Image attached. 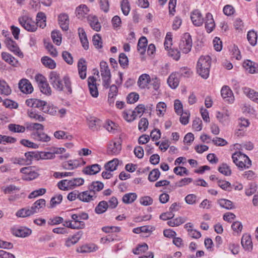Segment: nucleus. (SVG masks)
Masks as SVG:
<instances>
[{
  "instance_id": "1",
  "label": "nucleus",
  "mask_w": 258,
  "mask_h": 258,
  "mask_svg": "<svg viewBox=\"0 0 258 258\" xmlns=\"http://www.w3.org/2000/svg\"><path fill=\"white\" fill-rule=\"evenodd\" d=\"M50 84L58 91H62L64 89L69 93H72L71 83L68 76H65L61 80L60 75L55 71H52L49 75Z\"/></svg>"
},
{
  "instance_id": "2",
  "label": "nucleus",
  "mask_w": 258,
  "mask_h": 258,
  "mask_svg": "<svg viewBox=\"0 0 258 258\" xmlns=\"http://www.w3.org/2000/svg\"><path fill=\"white\" fill-rule=\"evenodd\" d=\"M211 59L208 55L201 56L197 64V72L203 78L207 79L209 75Z\"/></svg>"
},
{
  "instance_id": "3",
  "label": "nucleus",
  "mask_w": 258,
  "mask_h": 258,
  "mask_svg": "<svg viewBox=\"0 0 258 258\" xmlns=\"http://www.w3.org/2000/svg\"><path fill=\"white\" fill-rule=\"evenodd\" d=\"M232 158L233 162L241 169L248 168L251 165V161L247 156L240 152L234 153Z\"/></svg>"
},
{
  "instance_id": "4",
  "label": "nucleus",
  "mask_w": 258,
  "mask_h": 258,
  "mask_svg": "<svg viewBox=\"0 0 258 258\" xmlns=\"http://www.w3.org/2000/svg\"><path fill=\"white\" fill-rule=\"evenodd\" d=\"M18 21L21 26L29 32H35L37 29L36 22L28 15H24L20 17Z\"/></svg>"
},
{
  "instance_id": "5",
  "label": "nucleus",
  "mask_w": 258,
  "mask_h": 258,
  "mask_svg": "<svg viewBox=\"0 0 258 258\" xmlns=\"http://www.w3.org/2000/svg\"><path fill=\"white\" fill-rule=\"evenodd\" d=\"M100 70L103 86L105 88H108L111 83V73L107 63L104 61H101L100 63Z\"/></svg>"
},
{
  "instance_id": "6",
  "label": "nucleus",
  "mask_w": 258,
  "mask_h": 258,
  "mask_svg": "<svg viewBox=\"0 0 258 258\" xmlns=\"http://www.w3.org/2000/svg\"><path fill=\"white\" fill-rule=\"evenodd\" d=\"M192 41L191 36L188 33H185L181 36L179 42V49L184 53H188L191 49Z\"/></svg>"
},
{
  "instance_id": "7",
  "label": "nucleus",
  "mask_w": 258,
  "mask_h": 258,
  "mask_svg": "<svg viewBox=\"0 0 258 258\" xmlns=\"http://www.w3.org/2000/svg\"><path fill=\"white\" fill-rule=\"evenodd\" d=\"M46 154L42 152L30 151L26 152L24 154V157L27 165H30L32 164L33 160H39L40 159L46 158Z\"/></svg>"
},
{
  "instance_id": "8",
  "label": "nucleus",
  "mask_w": 258,
  "mask_h": 258,
  "mask_svg": "<svg viewBox=\"0 0 258 258\" xmlns=\"http://www.w3.org/2000/svg\"><path fill=\"white\" fill-rule=\"evenodd\" d=\"M121 150L120 139L111 141L108 146L107 153L109 155H117Z\"/></svg>"
},
{
  "instance_id": "9",
  "label": "nucleus",
  "mask_w": 258,
  "mask_h": 258,
  "mask_svg": "<svg viewBox=\"0 0 258 258\" xmlns=\"http://www.w3.org/2000/svg\"><path fill=\"white\" fill-rule=\"evenodd\" d=\"M5 43L8 48L15 54L20 57H23V54L21 51L16 42L11 38H7L6 39Z\"/></svg>"
},
{
  "instance_id": "10",
  "label": "nucleus",
  "mask_w": 258,
  "mask_h": 258,
  "mask_svg": "<svg viewBox=\"0 0 258 258\" xmlns=\"http://www.w3.org/2000/svg\"><path fill=\"white\" fill-rule=\"evenodd\" d=\"M20 172L23 174L22 178L25 180H32L38 176V173L32 170L30 167H23Z\"/></svg>"
},
{
  "instance_id": "11",
  "label": "nucleus",
  "mask_w": 258,
  "mask_h": 258,
  "mask_svg": "<svg viewBox=\"0 0 258 258\" xmlns=\"http://www.w3.org/2000/svg\"><path fill=\"white\" fill-rule=\"evenodd\" d=\"M222 98L228 103H232L234 101V97L232 90L227 86H223L221 90Z\"/></svg>"
},
{
  "instance_id": "12",
  "label": "nucleus",
  "mask_w": 258,
  "mask_h": 258,
  "mask_svg": "<svg viewBox=\"0 0 258 258\" xmlns=\"http://www.w3.org/2000/svg\"><path fill=\"white\" fill-rule=\"evenodd\" d=\"M11 231L14 235L20 237H27L32 233V230L30 229L25 227L13 228Z\"/></svg>"
},
{
  "instance_id": "13",
  "label": "nucleus",
  "mask_w": 258,
  "mask_h": 258,
  "mask_svg": "<svg viewBox=\"0 0 258 258\" xmlns=\"http://www.w3.org/2000/svg\"><path fill=\"white\" fill-rule=\"evenodd\" d=\"M88 85L91 95L94 98L98 96L99 92L96 84V79L93 76H90L88 78Z\"/></svg>"
},
{
  "instance_id": "14",
  "label": "nucleus",
  "mask_w": 258,
  "mask_h": 258,
  "mask_svg": "<svg viewBox=\"0 0 258 258\" xmlns=\"http://www.w3.org/2000/svg\"><path fill=\"white\" fill-rule=\"evenodd\" d=\"M19 88L24 93L30 94L33 91V87L30 81L26 79L21 80L19 83Z\"/></svg>"
},
{
  "instance_id": "15",
  "label": "nucleus",
  "mask_w": 258,
  "mask_h": 258,
  "mask_svg": "<svg viewBox=\"0 0 258 258\" xmlns=\"http://www.w3.org/2000/svg\"><path fill=\"white\" fill-rule=\"evenodd\" d=\"M190 19L193 24L196 26H201L204 23V18L199 10H195L191 13Z\"/></svg>"
},
{
  "instance_id": "16",
  "label": "nucleus",
  "mask_w": 258,
  "mask_h": 258,
  "mask_svg": "<svg viewBox=\"0 0 258 258\" xmlns=\"http://www.w3.org/2000/svg\"><path fill=\"white\" fill-rule=\"evenodd\" d=\"M46 101L36 98H30L26 100L25 103L28 107L37 108L42 111V107L45 105Z\"/></svg>"
},
{
  "instance_id": "17",
  "label": "nucleus",
  "mask_w": 258,
  "mask_h": 258,
  "mask_svg": "<svg viewBox=\"0 0 258 258\" xmlns=\"http://www.w3.org/2000/svg\"><path fill=\"white\" fill-rule=\"evenodd\" d=\"M80 179L79 178L78 180L77 179H75L73 181L67 179L62 180L58 182L57 186L61 190H67L69 189L70 186L80 185V184L79 183H77L76 182V181L79 182Z\"/></svg>"
},
{
  "instance_id": "18",
  "label": "nucleus",
  "mask_w": 258,
  "mask_h": 258,
  "mask_svg": "<svg viewBox=\"0 0 258 258\" xmlns=\"http://www.w3.org/2000/svg\"><path fill=\"white\" fill-rule=\"evenodd\" d=\"M31 137L34 140L41 142H48L50 140V137L42 131L33 132Z\"/></svg>"
},
{
  "instance_id": "19",
  "label": "nucleus",
  "mask_w": 258,
  "mask_h": 258,
  "mask_svg": "<svg viewBox=\"0 0 258 258\" xmlns=\"http://www.w3.org/2000/svg\"><path fill=\"white\" fill-rule=\"evenodd\" d=\"M58 24L63 31H67L69 29V19L67 14H60L58 17Z\"/></svg>"
},
{
  "instance_id": "20",
  "label": "nucleus",
  "mask_w": 258,
  "mask_h": 258,
  "mask_svg": "<svg viewBox=\"0 0 258 258\" xmlns=\"http://www.w3.org/2000/svg\"><path fill=\"white\" fill-rule=\"evenodd\" d=\"M243 68L250 74H254L258 72V64L247 59L243 63Z\"/></svg>"
},
{
  "instance_id": "21",
  "label": "nucleus",
  "mask_w": 258,
  "mask_h": 258,
  "mask_svg": "<svg viewBox=\"0 0 258 258\" xmlns=\"http://www.w3.org/2000/svg\"><path fill=\"white\" fill-rule=\"evenodd\" d=\"M205 28L208 33L211 32L215 27V23L211 13H207L205 18Z\"/></svg>"
},
{
  "instance_id": "22",
  "label": "nucleus",
  "mask_w": 258,
  "mask_h": 258,
  "mask_svg": "<svg viewBox=\"0 0 258 258\" xmlns=\"http://www.w3.org/2000/svg\"><path fill=\"white\" fill-rule=\"evenodd\" d=\"M46 201L44 199H40L37 200L31 207L33 214L41 212L45 207Z\"/></svg>"
},
{
  "instance_id": "23",
  "label": "nucleus",
  "mask_w": 258,
  "mask_h": 258,
  "mask_svg": "<svg viewBox=\"0 0 258 258\" xmlns=\"http://www.w3.org/2000/svg\"><path fill=\"white\" fill-rule=\"evenodd\" d=\"M87 123L89 128L92 131H97L100 126L101 120L94 117H87Z\"/></svg>"
},
{
  "instance_id": "24",
  "label": "nucleus",
  "mask_w": 258,
  "mask_h": 258,
  "mask_svg": "<svg viewBox=\"0 0 258 258\" xmlns=\"http://www.w3.org/2000/svg\"><path fill=\"white\" fill-rule=\"evenodd\" d=\"M87 19L90 26L94 30L97 32L100 30L101 26L97 17L89 15L87 17Z\"/></svg>"
},
{
  "instance_id": "25",
  "label": "nucleus",
  "mask_w": 258,
  "mask_h": 258,
  "mask_svg": "<svg viewBox=\"0 0 258 258\" xmlns=\"http://www.w3.org/2000/svg\"><path fill=\"white\" fill-rule=\"evenodd\" d=\"M150 82V76L148 74H144L139 77L138 81V85L140 88L145 89L147 87Z\"/></svg>"
},
{
  "instance_id": "26",
  "label": "nucleus",
  "mask_w": 258,
  "mask_h": 258,
  "mask_svg": "<svg viewBox=\"0 0 258 258\" xmlns=\"http://www.w3.org/2000/svg\"><path fill=\"white\" fill-rule=\"evenodd\" d=\"M12 93V90L8 84L3 79H0V94L8 96Z\"/></svg>"
},
{
  "instance_id": "27",
  "label": "nucleus",
  "mask_w": 258,
  "mask_h": 258,
  "mask_svg": "<svg viewBox=\"0 0 258 258\" xmlns=\"http://www.w3.org/2000/svg\"><path fill=\"white\" fill-rule=\"evenodd\" d=\"M100 166L97 164H95L86 167L83 170V172L85 174L94 175L98 173L100 171Z\"/></svg>"
},
{
  "instance_id": "28",
  "label": "nucleus",
  "mask_w": 258,
  "mask_h": 258,
  "mask_svg": "<svg viewBox=\"0 0 258 258\" xmlns=\"http://www.w3.org/2000/svg\"><path fill=\"white\" fill-rule=\"evenodd\" d=\"M241 243L245 250H250L252 249V243L250 235L247 234L243 235Z\"/></svg>"
},
{
  "instance_id": "29",
  "label": "nucleus",
  "mask_w": 258,
  "mask_h": 258,
  "mask_svg": "<svg viewBox=\"0 0 258 258\" xmlns=\"http://www.w3.org/2000/svg\"><path fill=\"white\" fill-rule=\"evenodd\" d=\"M176 73H172L168 77L167 83L172 89H175L179 85V81Z\"/></svg>"
},
{
  "instance_id": "30",
  "label": "nucleus",
  "mask_w": 258,
  "mask_h": 258,
  "mask_svg": "<svg viewBox=\"0 0 258 258\" xmlns=\"http://www.w3.org/2000/svg\"><path fill=\"white\" fill-rule=\"evenodd\" d=\"M2 57L3 60L12 66L16 67L18 64V61L9 53L2 52Z\"/></svg>"
},
{
  "instance_id": "31",
  "label": "nucleus",
  "mask_w": 258,
  "mask_h": 258,
  "mask_svg": "<svg viewBox=\"0 0 258 258\" xmlns=\"http://www.w3.org/2000/svg\"><path fill=\"white\" fill-rule=\"evenodd\" d=\"M80 164V162L79 160H70L64 162L62 164V167L68 170L74 169L78 167Z\"/></svg>"
},
{
  "instance_id": "32",
  "label": "nucleus",
  "mask_w": 258,
  "mask_h": 258,
  "mask_svg": "<svg viewBox=\"0 0 258 258\" xmlns=\"http://www.w3.org/2000/svg\"><path fill=\"white\" fill-rule=\"evenodd\" d=\"M148 41L147 38L144 37H141L138 43V50L141 54H144L145 53Z\"/></svg>"
},
{
  "instance_id": "33",
  "label": "nucleus",
  "mask_w": 258,
  "mask_h": 258,
  "mask_svg": "<svg viewBox=\"0 0 258 258\" xmlns=\"http://www.w3.org/2000/svg\"><path fill=\"white\" fill-rule=\"evenodd\" d=\"M33 214H34L31 207L28 208H22L18 210L16 213V216L21 218H25L27 217L30 216Z\"/></svg>"
},
{
  "instance_id": "34",
  "label": "nucleus",
  "mask_w": 258,
  "mask_h": 258,
  "mask_svg": "<svg viewBox=\"0 0 258 258\" xmlns=\"http://www.w3.org/2000/svg\"><path fill=\"white\" fill-rule=\"evenodd\" d=\"M244 93L253 101L258 103V92L250 88H245Z\"/></svg>"
},
{
  "instance_id": "35",
  "label": "nucleus",
  "mask_w": 258,
  "mask_h": 258,
  "mask_svg": "<svg viewBox=\"0 0 258 258\" xmlns=\"http://www.w3.org/2000/svg\"><path fill=\"white\" fill-rule=\"evenodd\" d=\"M42 112L51 115H54L57 113V108L52 104L47 103L46 102L45 106L42 107Z\"/></svg>"
},
{
  "instance_id": "36",
  "label": "nucleus",
  "mask_w": 258,
  "mask_h": 258,
  "mask_svg": "<svg viewBox=\"0 0 258 258\" xmlns=\"http://www.w3.org/2000/svg\"><path fill=\"white\" fill-rule=\"evenodd\" d=\"M42 64L46 68L53 69L56 67V63L51 58L48 56H43L41 59Z\"/></svg>"
},
{
  "instance_id": "37",
  "label": "nucleus",
  "mask_w": 258,
  "mask_h": 258,
  "mask_svg": "<svg viewBox=\"0 0 258 258\" xmlns=\"http://www.w3.org/2000/svg\"><path fill=\"white\" fill-rule=\"evenodd\" d=\"M1 189L5 194H12L15 191L20 190V188L14 184H10L7 186H2L1 187Z\"/></svg>"
},
{
  "instance_id": "38",
  "label": "nucleus",
  "mask_w": 258,
  "mask_h": 258,
  "mask_svg": "<svg viewBox=\"0 0 258 258\" xmlns=\"http://www.w3.org/2000/svg\"><path fill=\"white\" fill-rule=\"evenodd\" d=\"M137 195L136 193L130 192L125 194L122 197V202L125 204H131L137 199Z\"/></svg>"
},
{
  "instance_id": "39",
  "label": "nucleus",
  "mask_w": 258,
  "mask_h": 258,
  "mask_svg": "<svg viewBox=\"0 0 258 258\" xmlns=\"http://www.w3.org/2000/svg\"><path fill=\"white\" fill-rule=\"evenodd\" d=\"M27 130L33 132H41L44 130V126L38 123H30L26 124Z\"/></svg>"
},
{
  "instance_id": "40",
  "label": "nucleus",
  "mask_w": 258,
  "mask_h": 258,
  "mask_svg": "<svg viewBox=\"0 0 258 258\" xmlns=\"http://www.w3.org/2000/svg\"><path fill=\"white\" fill-rule=\"evenodd\" d=\"M95 194V193L93 192V191H91L90 189L82 192V201L89 202L93 200Z\"/></svg>"
},
{
  "instance_id": "41",
  "label": "nucleus",
  "mask_w": 258,
  "mask_h": 258,
  "mask_svg": "<svg viewBox=\"0 0 258 258\" xmlns=\"http://www.w3.org/2000/svg\"><path fill=\"white\" fill-rule=\"evenodd\" d=\"M27 113L30 118L39 122L43 121L45 120V118L43 116L38 113L36 111H33L32 109L28 110Z\"/></svg>"
},
{
  "instance_id": "42",
  "label": "nucleus",
  "mask_w": 258,
  "mask_h": 258,
  "mask_svg": "<svg viewBox=\"0 0 258 258\" xmlns=\"http://www.w3.org/2000/svg\"><path fill=\"white\" fill-rule=\"evenodd\" d=\"M118 164V159H114L106 163L104 165V168L107 171H113L116 169Z\"/></svg>"
},
{
  "instance_id": "43",
  "label": "nucleus",
  "mask_w": 258,
  "mask_h": 258,
  "mask_svg": "<svg viewBox=\"0 0 258 258\" xmlns=\"http://www.w3.org/2000/svg\"><path fill=\"white\" fill-rule=\"evenodd\" d=\"M166 104L164 102H159L158 103L156 108L157 115L159 116H163L166 112Z\"/></svg>"
},
{
  "instance_id": "44",
  "label": "nucleus",
  "mask_w": 258,
  "mask_h": 258,
  "mask_svg": "<svg viewBox=\"0 0 258 258\" xmlns=\"http://www.w3.org/2000/svg\"><path fill=\"white\" fill-rule=\"evenodd\" d=\"M51 38L53 42L59 46L61 43V34L59 31L54 30L51 32Z\"/></svg>"
},
{
  "instance_id": "45",
  "label": "nucleus",
  "mask_w": 258,
  "mask_h": 258,
  "mask_svg": "<svg viewBox=\"0 0 258 258\" xmlns=\"http://www.w3.org/2000/svg\"><path fill=\"white\" fill-rule=\"evenodd\" d=\"M109 87H110V89L108 93V101L110 103H111L114 102L113 98L116 96L118 89L115 85H110Z\"/></svg>"
},
{
  "instance_id": "46",
  "label": "nucleus",
  "mask_w": 258,
  "mask_h": 258,
  "mask_svg": "<svg viewBox=\"0 0 258 258\" xmlns=\"http://www.w3.org/2000/svg\"><path fill=\"white\" fill-rule=\"evenodd\" d=\"M108 207V203L105 201H101L95 208V212L97 214H102L105 212Z\"/></svg>"
},
{
  "instance_id": "47",
  "label": "nucleus",
  "mask_w": 258,
  "mask_h": 258,
  "mask_svg": "<svg viewBox=\"0 0 258 258\" xmlns=\"http://www.w3.org/2000/svg\"><path fill=\"white\" fill-rule=\"evenodd\" d=\"M104 127L110 133L114 134L117 130L118 125L111 120L106 121Z\"/></svg>"
},
{
  "instance_id": "48",
  "label": "nucleus",
  "mask_w": 258,
  "mask_h": 258,
  "mask_svg": "<svg viewBox=\"0 0 258 258\" xmlns=\"http://www.w3.org/2000/svg\"><path fill=\"white\" fill-rule=\"evenodd\" d=\"M148 249V245L144 243L142 244H139L137 247L133 249V252L135 254L139 255L146 252Z\"/></svg>"
},
{
  "instance_id": "49",
  "label": "nucleus",
  "mask_w": 258,
  "mask_h": 258,
  "mask_svg": "<svg viewBox=\"0 0 258 258\" xmlns=\"http://www.w3.org/2000/svg\"><path fill=\"white\" fill-rule=\"evenodd\" d=\"M247 38L249 43L252 46H254L257 42V34L254 31L251 30L248 32Z\"/></svg>"
},
{
  "instance_id": "50",
  "label": "nucleus",
  "mask_w": 258,
  "mask_h": 258,
  "mask_svg": "<svg viewBox=\"0 0 258 258\" xmlns=\"http://www.w3.org/2000/svg\"><path fill=\"white\" fill-rule=\"evenodd\" d=\"M104 184L100 181H94L89 186V189L95 193V191H99L103 189Z\"/></svg>"
},
{
  "instance_id": "51",
  "label": "nucleus",
  "mask_w": 258,
  "mask_h": 258,
  "mask_svg": "<svg viewBox=\"0 0 258 258\" xmlns=\"http://www.w3.org/2000/svg\"><path fill=\"white\" fill-rule=\"evenodd\" d=\"M80 236L79 233L74 235L70 238H68L65 243V245L67 247H70L76 244L80 239Z\"/></svg>"
},
{
  "instance_id": "52",
  "label": "nucleus",
  "mask_w": 258,
  "mask_h": 258,
  "mask_svg": "<svg viewBox=\"0 0 258 258\" xmlns=\"http://www.w3.org/2000/svg\"><path fill=\"white\" fill-rule=\"evenodd\" d=\"M218 171L226 176H229L231 174L230 167L226 163L222 164L218 168Z\"/></svg>"
},
{
  "instance_id": "53",
  "label": "nucleus",
  "mask_w": 258,
  "mask_h": 258,
  "mask_svg": "<svg viewBox=\"0 0 258 258\" xmlns=\"http://www.w3.org/2000/svg\"><path fill=\"white\" fill-rule=\"evenodd\" d=\"M185 219L184 218L178 217L173 219L171 220L168 221L167 224L169 226L171 227L178 226L182 223H184Z\"/></svg>"
},
{
  "instance_id": "54",
  "label": "nucleus",
  "mask_w": 258,
  "mask_h": 258,
  "mask_svg": "<svg viewBox=\"0 0 258 258\" xmlns=\"http://www.w3.org/2000/svg\"><path fill=\"white\" fill-rule=\"evenodd\" d=\"M160 175V172L158 169H154L152 170L149 173L148 179L151 182L156 181Z\"/></svg>"
},
{
  "instance_id": "55",
  "label": "nucleus",
  "mask_w": 258,
  "mask_h": 258,
  "mask_svg": "<svg viewBox=\"0 0 258 258\" xmlns=\"http://www.w3.org/2000/svg\"><path fill=\"white\" fill-rule=\"evenodd\" d=\"M8 127L10 131L15 133H24L25 131V126L19 124H10Z\"/></svg>"
},
{
  "instance_id": "56",
  "label": "nucleus",
  "mask_w": 258,
  "mask_h": 258,
  "mask_svg": "<svg viewBox=\"0 0 258 258\" xmlns=\"http://www.w3.org/2000/svg\"><path fill=\"white\" fill-rule=\"evenodd\" d=\"M40 91L46 95L49 96L51 94V89L47 82L39 86Z\"/></svg>"
},
{
  "instance_id": "57",
  "label": "nucleus",
  "mask_w": 258,
  "mask_h": 258,
  "mask_svg": "<svg viewBox=\"0 0 258 258\" xmlns=\"http://www.w3.org/2000/svg\"><path fill=\"white\" fill-rule=\"evenodd\" d=\"M98 247L94 244H85L82 246V253L93 252L96 251Z\"/></svg>"
},
{
  "instance_id": "58",
  "label": "nucleus",
  "mask_w": 258,
  "mask_h": 258,
  "mask_svg": "<svg viewBox=\"0 0 258 258\" xmlns=\"http://www.w3.org/2000/svg\"><path fill=\"white\" fill-rule=\"evenodd\" d=\"M62 200V196L60 194H58L55 195L54 197H52L50 202V208H54L56 205L59 204Z\"/></svg>"
},
{
  "instance_id": "59",
  "label": "nucleus",
  "mask_w": 258,
  "mask_h": 258,
  "mask_svg": "<svg viewBox=\"0 0 258 258\" xmlns=\"http://www.w3.org/2000/svg\"><path fill=\"white\" fill-rule=\"evenodd\" d=\"M92 42L93 45L96 48L99 49L102 47V39L99 34H96L93 36Z\"/></svg>"
},
{
  "instance_id": "60",
  "label": "nucleus",
  "mask_w": 258,
  "mask_h": 258,
  "mask_svg": "<svg viewBox=\"0 0 258 258\" xmlns=\"http://www.w3.org/2000/svg\"><path fill=\"white\" fill-rule=\"evenodd\" d=\"M220 206L227 209H232L234 208L233 203L226 199H221L218 202Z\"/></svg>"
},
{
  "instance_id": "61",
  "label": "nucleus",
  "mask_w": 258,
  "mask_h": 258,
  "mask_svg": "<svg viewBox=\"0 0 258 258\" xmlns=\"http://www.w3.org/2000/svg\"><path fill=\"white\" fill-rule=\"evenodd\" d=\"M46 190L45 188H41L32 191L28 196L29 199L35 198L38 196H42L45 194Z\"/></svg>"
},
{
  "instance_id": "62",
  "label": "nucleus",
  "mask_w": 258,
  "mask_h": 258,
  "mask_svg": "<svg viewBox=\"0 0 258 258\" xmlns=\"http://www.w3.org/2000/svg\"><path fill=\"white\" fill-rule=\"evenodd\" d=\"M121 8L123 14L127 16L130 11V6L127 0H122L121 3Z\"/></svg>"
},
{
  "instance_id": "63",
  "label": "nucleus",
  "mask_w": 258,
  "mask_h": 258,
  "mask_svg": "<svg viewBox=\"0 0 258 258\" xmlns=\"http://www.w3.org/2000/svg\"><path fill=\"white\" fill-rule=\"evenodd\" d=\"M118 61L120 65L123 68H125L128 66V58L126 54L124 53H121L119 54Z\"/></svg>"
},
{
  "instance_id": "64",
  "label": "nucleus",
  "mask_w": 258,
  "mask_h": 258,
  "mask_svg": "<svg viewBox=\"0 0 258 258\" xmlns=\"http://www.w3.org/2000/svg\"><path fill=\"white\" fill-rule=\"evenodd\" d=\"M54 136L58 139H68L71 140L72 138L71 136L66 135V133L62 131H58L54 133Z\"/></svg>"
}]
</instances>
